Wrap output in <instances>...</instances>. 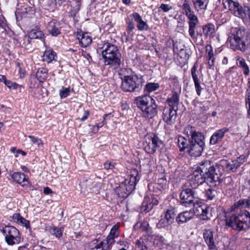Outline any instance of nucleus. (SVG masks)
Instances as JSON below:
<instances>
[{"label": "nucleus", "instance_id": "obj_44", "mask_svg": "<svg viewBox=\"0 0 250 250\" xmlns=\"http://www.w3.org/2000/svg\"><path fill=\"white\" fill-rule=\"evenodd\" d=\"M172 221L166 219L165 218H162L159 222L157 224V227L161 229L162 228H168L171 226Z\"/></svg>", "mask_w": 250, "mask_h": 250}, {"label": "nucleus", "instance_id": "obj_59", "mask_svg": "<svg viewBox=\"0 0 250 250\" xmlns=\"http://www.w3.org/2000/svg\"><path fill=\"white\" fill-rule=\"evenodd\" d=\"M21 217L19 213H14L12 216V219L14 222L18 223Z\"/></svg>", "mask_w": 250, "mask_h": 250}, {"label": "nucleus", "instance_id": "obj_33", "mask_svg": "<svg viewBox=\"0 0 250 250\" xmlns=\"http://www.w3.org/2000/svg\"><path fill=\"white\" fill-rule=\"evenodd\" d=\"M151 199L149 197H145L144 200L141 207V211L146 213L149 211L153 208L152 204L150 203Z\"/></svg>", "mask_w": 250, "mask_h": 250}, {"label": "nucleus", "instance_id": "obj_38", "mask_svg": "<svg viewBox=\"0 0 250 250\" xmlns=\"http://www.w3.org/2000/svg\"><path fill=\"white\" fill-rule=\"evenodd\" d=\"M184 16L183 14L176 15L174 20L177 22V29L178 32H180L183 30L184 26Z\"/></svg>", "mask_w": 250, "mask_h": 250}, {"label": "nucleus", "instance_id": "obj_54", "mask_svg": "<svg viewBox=\"0 0 250 250\" xmlns=\"http://www.w3.org/2000/svg\"><path fill=\"white\" fill-rule=\"evenodd\" d=\"M6 26V20L4 17L2 15H0V27L3 28L5 31Z\"/></svg>", "mask_w": 250, "mask_h": 250}, {"label": "nucleus", "instance_id": "obj_40", "mask_svg": "<svg viewBox=\"0 0 250 250\" xmlns=\"http://www.w3.org/2000/svg\"><path fill=\"white\" fill-rule=\"evenodd\" d=\"M121 75V78L122 80L126 79L127 77H132L134 76H137L134 72L129 68H124L121 70V72L120 74Z\"/></svg>", "mask_w": 250, "mask_h": 250}, {"label": "nucleus", "instance_id": "obj_13", "mask_svg": "<svg viewBox=\"0 0 250 250\" xmlns=\"http://www.w3.org/2000/svg\"><path fill=\"white\" fill-rule=\"evenodd\" d=\"M199 171L194 170L192 173L188 176L189 185L192 188H196L204 182L207 184V179Z\"/></svg>", "mask_w": 250, "mask_h": 250}, {"label": "nucleus", "instance_id": "obj_26", "mask_svg": "<svg viewBox=\"0 0 250 250\" xmlns=\"http://www.w3.org/2000/svg\"><path fill=\"white\" fill-rule=\"evenodd\" d=\"M167 102L169 104L170 107L165 108L163 111V119L164 121L167 124V125H171V118L172 116L171 115L172 113V107L171 106V103H172V100L171 98H169L167 100Z\"/></svg>", "mask_w": 250, "mask_h": 250}, {"label": "nucleus", "instance_id": "obj_34", "mask_svg": "<svg viewBox=\"0 0 250 250\" xmlns=\"http://www.w3.org/2000/svg\"><path fill=\"white\" fill-rule=\"evenodd\" d=\"M185 134H187L188 136H190L191 138L189 139V140H193V139H196L197 138V135H198V134H202L200 132L196 131L194 129V127L188 125L184 129Z\"/></svg>", "mask_w": 250, "mask_h": 250}, {"label": "nucleus", "instance_id": "obj_64", "mask_svg": "<svg viewBox=\"0 0 250 250\" xmlns=\"http://www.w3.org/2000/svg\"><path fill=\"white\" fill-rule=\"evenodd\" d=\"M246 104H249V109L248 111V114H249V117L250 119V95H249L248 98L246 100Z\"/></svg>", "mask_w": 250, "mask_h": 250}, {"label": "nucleus", "instance_id": "obj_18", "mask_svg": "<svg viewBox=\"0 0 250 250\" xmlns=\"http://www.w3.org/2000/svg\"><path fill=\"white\" fill-rule=\"evenodd\" d=\"M213 233V230L210 229H205L203 230L204 239L209 249H213L215 247Z\"/></svg>", "mask_w": 250, "mask_h": 250}, {"label": "nucleus", "instance_id": "obj_19", "mask_svg": "<svg viewBox=\"0 0 250 250\" xmlns=\"http://www.w3.org/2000/svg\"><path fill=\"white\" fill-rule=\"evenodd\" d=\"M61 23L55 20H52L49 21L47 26L48 32L54 37L61 34Z\"/></svg>", "mask_w": 250, "mask_h": 250}, {"label": "nucleus", "instance_id": "obj_39", "mask_svg": "<svg viewBox=\"0 0 250 250\" xmlns=\"http://www.w3.org/2000/svg\"><path fill=\"white\" fill-rule=\"evenodd\" d=\"M236 61L237 65L243 69L244 74L248 75L249 73V68L245 59L240 57H237Z\"/></svg>", "mask_w": 250, "mask_h": 250}, {"label": "nucleus", "instance_id": "obj_63", "mask_svg": "<svg viewBox=\"0 0 250 250\" xmlns=\"http://www.w3.org/2000/svg\"><path fill=\"white\" fill-rule=\"evenodd\" d=\"M43 193L45 194H50L53 193L52 189L49 187H45L43 188Z\"/></svg>", "mask_w": 250, "mask_h": 250}, {"label": "nucleus", "instance_id": "obj_21", "mask_svg": "<svg viewBox=\"0 0 250 250\" xmlns=\"http://www.w3.org/2000/svg\"><path fill=\"white\" fill-rule=\"evenodd\" d=\"M143 115L144 117L147 118H152L157 114V105L154 102H151V104L146 106L145 110H142Z\"/></svg>", "mask_w": 250, "mask_h": 250}, {"label": "nucleus", "instance_id": "obj_25", "mask_svg": "<svg viewBox=\"0 0 250 250\" xmlns=\"http://www.w3.org/2000/svg\"><path fill=\"white\" fill-rule=\"evenodd\" d=\"M194 7L197 12H204L207 9L209 0H192Z\"/></svg>", "mask_w": 250, "mask_h": 250}, {"label": "nucleus", "instance_id": "obj_50", "mask_svg": "<svg viewBox=\"0 0 250 250\" xmlns=\"http://www.w3.org/2000/svg\"><path fill=\"white\" fill-rule=\"evenodd\" d=\"M115 163L111 161H106L104 164V168L107 170L113 169L115 168Z\"/></svg>", "mask_w": 250, "mask_h": 250}, {"label": "nucleus", "instance_id": "obj_48", "mask_svg": "<svg viewBox=\"0 0 250 250\" xmlns=\"http://www.w3.org/2000/svg\"><path fill=\"white\" fill-rule=\"evenodd\" d=\"M216 193V191L215 190L209 188L206 190V195L208 199L212 200L215 197Z\"/></svg>", "mask_w": 250, "mask_h": 250}, {"label": "nucleus", "instance_id": "obj_36", "mask_svg": "<svg viewBox=\"0 0 250 250\" xmlns=\"http://www.w3.org/2000/svg\"><path fill=\"white\" fill-rule=\"evenodd\" d=\"M234 206L236 208H250V196L247 198L239 200L234 204Z\"/></svg>", "mask_w": 250, "mask_h": 250}, {"label": "nucleus", "instance_id": "obj_17", "mask_svg": "<svg viewBox=\"0 0 250 250\" xmlns=\"http://www.w3.org/2000/svg\"><path fill=\"white\" fill-rule=\"evenodd\" d=\"M134 102L142 111L145 110L146 106L151 102H154V100L148 95H144L137 98Z\"/></svg>", "mask_w": 250, "mask_h": 250}, {"label": "nucleus", "instance_id": "obj_57", "mask_svg": "<svg viewBox=\"0 0 250 250\" xmlns=\"http://www.w3.org/2000/svg\"><path fill=\"white\" fill-rule=\"evenodd\" d=\"M235 74V72L233 70V67L230 68L229 71L226 72V77L230 80V77H232L233 75Z\"/></svg>", "mask_w": 250, "mask_h": 250}, {"label": "nucleus", "instance_id": "obj_2", "mask_svg": "<svg viewBox=\"0 0 250 250\" xmlns=\"http://www.w3.org/2000/svg\"><path fill=\"white\" fill-rule=\"evenodd\" d=\"M221 167L217 165L214 166L209 160H204L199 163L195 170L205 176L207 184L210 187H216L220 184L222 180Z\"/></svg>", "mask_w": 250, "mask_h": 250}, {"label": "nucleus", "instance_id": "obj_8", "mask_svg": "<svg viewBox=\"0 0 250 250\" xmlns=\"http://www.w3.org/2000/svg\"><path fill=\"white\" fill-rule=\"evenodd\" d=\"M139 180L138 172L135 170L131 172L124 182L122 183L119 188L117 189V192L121 191L120 193H118L119 196L126 197L131 193L135 190L136 185Z\"/></svg>", "mask_w": 250, "mask_h": 250}, {"label": "nucleus", "instance_id": "obj_42", "mask_svg": "<svg viewBox=\"0 0 250 250\" xmlns=\"http://www.w3.org/2000/svg\"><path fill=\"white\" fill-rule=\"evenodd\" d=\"M49 231L52 234L55 235L57 238H60L62 235L63 228L52 227L50 229Z\"/></svg>", "mask_w": 250, "mask_h": 250}, {"label": "nucleus", "instance_id": "obj_52", "mask_svg": "<svg viewBox=\"0 0 250 250\" xmlns=\"http://www.w3.org/2000/svg\"><path fill=\"white\" fill-rule=\"evenodd\" d=\"M115 238V237H113L108 235L106 238V242H104V244H107L108 245V250L110 249V245L114 242Z\"/></svg>", "mask_w": 250, "mask_h": 250}, {"label": "nucleus", "instance_id": "obj_58", "mask_svg": "<svg viewBox=\"0 0 250 250\" xmlns=\"http://www.w3.org/2000/svg\"><path fill=\"white\" fill-rule=\"evenodd\" d=\"M160 8L164 11L167 12L171 8V6L167 4H162Z\"/></svg>", "mask_w": 250, "mask_h": 250}, {"label": "nucleus", "instance_id": "obj_35", "mask_svg": "<svg viewBox=\"0 0 250 250\" xmlns=\"http://www.w3.org/2000/svg\"><path fill=\"white\" fill-rule=\"evenodd\" d=\"M203 32L204 36L211 37L215 32L214 25L212 23H208L203 26Z\"/></svg>", "mask_w": 250, "mask_h": 250}, {"label": "nucleus", "instance_id": "obj_49", "mask_svg": "<svg viewBox=\"0 0 250 250\" xmlns=\"http://www.w3.org/2000/svg\"><path fill=\"white\" fill-rule=\"evenodd\" d=\"M29 138L31 139V142L33 144H36L38 146H40V145H42V141L39 138L31 135L29 136Z\"/></svg>", "mask_w": 250, "mask_h": 250}, {"label": "nucleus", "instance_id": "obj_31", "mask_svg": "<svg viewBox=\"0 0 250 250\" xmlns=\"http://www.w3.org/2000/svg\"><path fill=\"white\" fill-rule=\"evenodd\" d=\"M36 77L40 83H43L48 77V70L43 67L38 69Z\"/></svg>", "mask_w": 250, "mask_h": 250}, {"label": "nucleus", "instance_id": "obj_7", "mask_svg": "<svg viewBox=\"0 0 250 250\" xmlns=\"http://www.w3.org/2000/svg\"><path fill=\"white\" fill-rule=\"evenodd\" d=\"M139 180L138 172L135 170L131 172L124 182L122 183L119 188L117 189V192L121 191L120 193H118L119 196L126 197L131 193L135 190L136 185Z\"/></svg>", "mask_w": 250, "mask_h": 250}, {"label": "nucleus", "instance_id": "obj_41", "mask_svg": "<svg viewBox=\"0 0 250 250\" xmlns=\"http://www.w3.org/2000/svg\"><path fill=\"white\" fill-rule=\"evenodd\" d=\"M159 87V84L158 83H148L145 86L144 90L145 92L151 93L158 89Z\"/></svg>", "mask_w": 250, "mask_h": 250}, {"label": "nucleus", "instance_id": "obj_24", "mask_svg": "<svg viewBox=\"0 0 250 250\" xmlns=\"http://www.w3.org/2000/svg\"><path fill=\"white\" fill-rule=\"evenodd\" d=\"M12 178L15 182L21 184L22 186L27 185L29 183L25 175L21 172H14L12 175Z\"/></svg>", "mask_w": 250, "mask_h": 250}, {"label": "nucleus", "instance_id": "obj_60", "mask_svg": "<svg viewBox=\"0 0 250 250\" xmlns=\"http://www.w3.org/2000/svg\"><path fill=\"white\" fill-rule=\"evenodd\" d=\"M21 10H22V13H26V14H33L34 13L33 9L31 7H24L23 8H22Z\"/></svg>", "mask_w": 250, "mask_h": 250}, {"label": "nucleus", "instance_id": "obj_30", "mask_svg": "<svg viewBox=\"0 0 250 250\" xmlns=\"http://www.w3.org/2000/svg\"><path fill=\"white\" fill-rule=\"evenodd\" d=\"M136 245L140 250H153L151 242L146 239H140L136 242Z\"/></svg>", "mask_w": 250, "mask_h": 250}, {"label": "nucleus", "instance_id": "obj_6", "mask_svg": "<svg viewBox=\"0 0 250 250\" xmlns=\"http://www.w3.org/2000/svg\"><path fill=\"white\" fill-rule=\"evenodd\" d=\"M105 65H109L114 68L121 64V54L117 47L111 43H106L103 46L102 52Z\"/></svg>", "mask_w": 250, "mask_h": 250}, {"label": "nucleus", "instance_id": "obj_28", "mask_svg": "<svg viewBox=\"0 0 250 250\" xmlns=\"http://www.w3.org/2000/svg\"><path fill=\"white\" fill-rule=\"evenodd\" d=\"M126 32H125L124 35V37L125 38L126 41H128L133 36V31L135 28L134 23L133 22L132 20L128 18V19L126 20Z\"/></svg>", "mask_w": 250, "mask_h": 250}, {"label": "nucleus", "instance_id": "obj_4", "mask_svg": "<svg viewBox=\"0 0 250 250\" xmlns=\"http://www.w3.org/2000/svg\"><path fill=\"white\" fill-rule=\"evenodd\" d=\"M227 42L231 49L245 51L247 49L248 33L244 28L232 27L228 33Z\"/></svg>", "mask_w": 250, "mask_h": 250}, {"label": "nucleus", "instance_id": "obj_9", "mask_svg": "<svg viewBox=\"0 0 250 250\" xmlns=\"http://www.w3.org/2000/svg\"><path fill=\"white\" fill-rule=\"evenodd\" d=\"M225 8H228L230 13L234 16L244 19L250 11V8L246 5H242L237 1L233 0H222Z\"/></svg>", "mask_w": 250, "mask_h": 250}, {"label": "nucleus", "instance_id": "obj_53", "mask_svg": "<svg viewBox=\"0 0 250 250\" xmlns=\"http://www.w3.org/2000/svg\"><path fill=\"white\" fill-rule=\"evenodd\" d=\"M246 157L244 155H241L237 157L236 159L234 160L236 161L238 164V167H239L241 164L245 162Z\"/></svg>", "mask_w": 250, "mask_h": 250}, {"label": "nucleus", "instance_id": "obj_29", "mask_svg": "<svg viewBox=\"0 0 250 250\" xmlns=\"http://www.w3.org/2000/svg\"><path fill=\"white\" fill-rule=\"evenodd\" d=\"M57 54L52 50H45L43 54L42 60L43 62L50 63L56 61Z\"/></svg>", "mask_w": 250, "mask_h": 250}, {"label": "nucleus", "instance_id": "obj_12", "mask_svg": "<svg viewBox=\"0 0 250 250\" xmlns=\"http://www.w3.org/2000/svg\"><path fill=\"white\" fill-rule=\"evenodd\" d=\"M142 77L139 78L138 76L126 77V79L122 80L121 88L125 92H133L142 83Z\"/></svg>", "mask_w": 250, "mask_h": 250}, {"label": "nucleus", "instance_id": "obj_43", "mask_svg": "<svg viewBox=\"0 0 250 250\" xmlns=\"http://www.w3.org/2000/svg\"><path fill=\"white\" fill-rule=\"evenodd\" d=\"M5 84L10 89H19V92H21V89H23V87H22L21 85H20L15 82H12L8 80L5 81Z\"/></svg>", "mask_w": 250, "mask_h": 250}, {"label": "nucleus", "instance_id": "obj_20", "mask_svg": "<svg viewBox=\"0 0 250 250\" xmlns=\"http://www.w3.org/2000/svg\"><path fill=\"white\" fill-rule=\"evenodd\" d=\"M229 129L227 127H224L216 130L211 136L210 139L211 145H215L221 142L224 137L225 133L228 132Z\"/></svg>", "mask_w": 250, "mask_h": 250}, {"label": "nucleus", "instance_id": "obj_23", "mask_svg": "<svg viewBox=\"0 0 250 250\" xmlns=\"http://www.w3.org/2000/svg\"><path fill=\"white\" fill-rule=\"evenodd\" d=\"M130 17L133 18L135 21L137 23V27L139 30H147L148 29L147 24L143 20L142 17L138 13L135 12L132 15H130Z\"/></svg>", "mask_w": 250, "mask_h": 250}, {"label": "nucleus", "instance_id": "obj_10", "mask_svg": "<svg viewBox=\"0 0 250 250\" xmlns=\"http://www.w3.org/2000/svg\"><path fill=\"white\" fill-rule=\"evenodd\" d=\"M182 9L189 20V35L192 39H194L195 37V29L199 23L198 19L195 15L194 12L192 10L188 0H185L184 1L182 5Z\"/></svg>", "mask_w": 250, "mask_h": 250}, {"label": "nucleus", "instance_id": "obj_47", "mask_svg": "<svg viewBox=\"0 0 250 250\" xmlns=\"http://www.w3.org/2000/svg\"><path fill=\"white\" fill-rule=\"evenodd\" d=\"M118 228L119 225H114L111 229L110 234H109V235L112 236L113 237L117 238L119 235Z\"/></svg>", "mask_w": 250, "mask_h": 250}, {"label": "nucleus", "instance_id": "obj_5", "mask_svg": "<svg viewBox=\"0 0 250 250\" xmlns=\"http://www.w3.org/2000/svg\"><path fill=\"white\" fill-rule=\"evenodd\" d=\"M227 224L239 231L248 229L250 228V212L246 209L240 210L237 214L231 215Z\"/></svg>", "mask_w": 250, "mask_h": 250}, {"label": "nucleus", "instance_id": "obj_51", "mask_svg": "<svg viewBox=\"0 0 250 250\" xmlns=\"http://www.w3.org/2000/svg\"><path fill=\"white\" fill-rule=\"evenodd\" d=\"M18 224L25 227L26 229H28L30 228L29 221L26 220L22 217H21V219L19 220V222H18Z\"/></svg>", "mask_w": 250, "mask_h": 250}, {"label": "nucleus", "instance_id": "obj_14", "mask_svg": "<svg viewBox=\"0 0 250 250\" xmlns=\"http://www.w3.org/2000/svg\"><path fill=\"white\" fill-rule=\"evenodd\" d=\"M184 47L183 44L180 43H175L173 44V51L178 54L177 59L181 62L182 64L186 63L188 58V56L184 49Z\"/></svg>", "mask_w": 250, "mask_h": 250}, {"label": "nucleus", "instance_id": "obj_3", "mask_svg": "<svg viewBox=\"0 0 250 250\" xmlns=\"http://www.w3.org/2000/svg\"><path fill=\"white\" fill-rule=\"evenodd\" d=\"M196 139L193 140H187L182 136H179L176 143L180 151L188 148V152L189 155L193 157L200 156L204 150L205 142L204 137L202 134H198Z\"/></svg>", "mask_w": 250, "mask_h": 250}, {"label": "nucleus", "instance_id": "obj_16", "mask_svg": "<svg viewBox=\"0 0 250 250\" xmlns=\"http://www.w3.org/2000/svg\"><path fill=\"white\" fill-rule=\"evenodd\" d=\"M77 38L83 47H87L92 42V38L90 34L81 30L77 32Z\"/></svg>", "mask_w": 250, "mask_h": 250}, {"label": "nucleus", "instance_id": "obj_15", "mask_svg": "<svg viewBox=\"0 0 250 250\" xmlns=\"http://www.w3.org/2000/svg\"><path fill=\"white\" fill-rule=\"evenodd\" d=\"M221 167V171L223 172V170H225L227 172H234L239 167L237 162L234 160L229 161V160H223L221 161L220 165H217Z\"/></svg>", "mask_w": 250, "mask_h": 250}, {"label": "nucleus", "instance_id": "obj_22", "mask_svg": "<svg viewBox=\"0 0 250 250\" xmlns=\"http://www.w3.org/2000/svg\"><path fill=\"white\" fill-rule=\"evenodd\" d=\"M197 66H198V64L197 62H195L194 63V65L191 68V74L192 78L194 81L195 87V89H196L197 94H200L201 93V87L200 86V81H199L200 76H199V77L198 74H197V73H196V69H197Z\"/></svg>", "mask_w": 250, "mask_h": 250}, {"label": "nucleus", "instance_id": "obj_27", "mask_svg": "<svg viewBox=\"0 0 250 250\" xmlns=\"http://www.w3.org/2000/svg\"><path fill=\"white\" fill-rule=\"evenodd\" d=\"M194 216L193 212L186 211L180 213L176 218V221L178 224L186 223L190 220Z\"/></svg>", "mask_w": 250, "mask_h": 250}, {"label": "nucleus", "instance_id": "obj_62", "mask_svg": "<svg viewBox=\"0 0 250 250\" xmlns=\"http://www.w3.org/2000/svg\"><path fill=\"white\" fill-rule=\"evenodd\" d=\"M89 115V112L88 110H85L84 111V114L83 116L80 119V120L81 121H84L86 119H87L88 116Z\"/></svg>", "mask_w": 250, "mask_h": 250}, {"label": "nucleus", "instance_id": "obj_11", "mask_svg": "<svg viewBox=\"0 0 250 250\" xmlns=\"http://www.w3.org/2000/svg\"><path fill=\"white\" fill-rule=\"evenodd\" d=\"M162 144V141L155 135L147 134L144 137V149L149 154H154Z\"/></svg>", "mask_w": 250, "mask_h": 250}, {"label": "nucleus", "instance_id": "obj_61", "mask_svg": "<svg viewBox=\"0 0 250 250\" xmlns=\"http://www.w3.org/2000/svg\"><path fill=\"white\" fill-rule=\"evenodd\" d=\"M141 229L144 230H148L149 228V225L147 222H144L141 225Z\"/></svg>", "mask_w": 250, "mask_h": 250}, {"label": "nucleus", "instance_id": "obj_32", "mask_svg": "<svg viewBox=\"0 0 250 250\" xmlns=\"http://www.w3.org/2000/svg\"><path fill=\"white\" fill-rule=\"evenodd\" d=\"M163 239V237L158 235H148L147 236V240L149 242H151L152 247H156L160 246L161 243L162 242Z\"/></svg>", "mask_w": 250, "mask_h": 250}, {"label": "nucleus", "instance_id": "obj_55", "mask_svg": "<svg viewBox=\"0 0 250 250\" xmlns=\"http://www.w3.org/2000/svg\"><path fill=\"white\" fill-rule=\"evenodd\" d=\"M71 89L70 86L62 87L60 90V94H67L71 92Z\"/></svg>", "mask_w": 250, "mask_h": 250}, {"label": "nucleus", "instance_id": "obj_56", "mask_svg": "<svg viewBox=\"0 0 250 250\" xmlns=\"http://www.w3.org/2000/svg\"><path fill=\"white\" fill-rule=\"evenodd\" d=\"M164 218L167 220H169L170 221H172V210L170 209H168L165 212Z\"/></svg>", "mask_w": 250, "mask_h": 250}, {"label": "nucleus", "instance_id": "obj_45", "mask_svg": "<svg viewBox=\"0 0 250 250\" xmlns=\"http://www.w3.org/2000/svg\"><path fill=\"white\" fill-rule=\"evenodd\" d=\"M91 250H108V245L102 241L92 248Z\"/></svg>", "mask_w": 250, "mask_h": 250}, {"label": "nucleus", "instance_id": "obj_1", "mask_svg": "<svg viewBox=\"0 0 250 250\" xmlns=\"http://www.w3.org/2000/svg\"><path fill=\"white\" fill-rule=\"evenodd\" d=\"M182 204L186 207H193L194 211L200 214L201 219L208 220L210 218V208L200 202L197 193L189 188L184 189L180 194Z\"/></svg>", "mask_w": 250, "mask_h": 250}, {"label": "nucleus", "instance_id": "obj_46", "mask_svg": "<svg viewBox=\"0 0 250 250\" xmlns=\"http://www.w3.org/2000/svg\"><path fill=\"white\" fill-rule=\"evenodd\" d=\"M173 84L175 85V88H174L173 94H177L181 92V86L179 84V82L177 78H173Z\"/></svg>", "mask_w": 250, "mask_h": 250}, {"label": "nucleus", "instance_id": "obj_37", "mask_svg": "<svg viewBox=\"0 0 250 250\" xmlns=\"http://www.w3.org/2000/svg\"><path fill=\"white\" fill-rule=\"evenodd\" d=\"M29 37L30 39H42L44 37L42 32L38 28L32 29L29 33Z\"/></svg>", "mask_w": 250, "mask_h": 250}]
</instances>
